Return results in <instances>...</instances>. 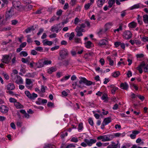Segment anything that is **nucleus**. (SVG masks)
Returning a JSON list of instances; mask_svg holds the SVG:
<instances>
[{
	"instance_id": "obj_50",
	"label": "nucleus",
	"mask_w": 148,
	"mask_h": 148,
	"mask_svg": "<svg viewBox=\"0 0 148 148\" xmlns=\"http://www.w3.org/2000/svg\"><path fill=\"white\" fill-rule=\"evenodd\" d=\"M68 135V133L67 132H65V133H63L61 135V137L62 138H64L65 136Z\"/></svg>"
},
{
	"instance_id": "obj_55",
	"label": "nucleus",
	"mask_w": 148,
	"mask_h": 148,
	"mask_svg": "<svg viewBox=\"0 0 148 148\" xmlns=\"http://www.w3.org/2000/svg\"><path fill=\"white\" fill-rule=\"evenodd\" d=\"M29 35H27L26 37L27 38V42L28 43H30L32 42V39L30 37Z\"/></svg>"
},
{
	"instance_id": "obj_13",
	"label": "nucleus",
	"mask_w": 148,
	"mask_h": 148,
	"mask_svg": "<svg viewBox=\"0 0 148 148\" xmlns=\"http://www.w3.org/2000/svg\"><path fill=\"white\" fill-rule=\"evenodd\" d=\"M145 6L141 4L140 3H138L135 4L133 5V6H132L130 8V9L131 10H133L134 9L138 8H143Z\"/></svg>"
},
{
	"instance_id": "obj_33",
	"label": "nucleus",
	"mask_w": 148,
	"mask_h": 148,
	"mask_svg": "<svg viewBox=\"0 0 148 148\" xmlns=\"http://www.w3.org/2000/svg\"><path fill=\"white\" fill-rule=\"evenodd\" d=\"M108 3L109 4L108 7L111 8L112 7L113 4L115 3V0H109Z\"/></svg>"
},
{
	"instance_id": "obj_14",
	"label": "nucleus",
	"mask_w": 148,
	"mask_h": 148,
	"mask_svg": "<svg viewBox=\"0 0 148 148\" xmlns=\"http://www.w3.org/2000/svg\"><path fill=\"white\" fill-rule=\"evenodd\" d=\"M7 90H13L15 88L14 84L11 83H9L6 86Z\"/></svg>"
},
{
	"instance_id": "obj_20",
	"label": "nucleus",
	"mask_w": 148,
	"mask_h": 148,
	"mask_svg": "<svg viewBox=\"0 0 148 148\" xmlns=\"http://www.w3.org/2000/svg\"><path fill=\"white\" fill-rule=\"evenodd\" d=\"M112 121V119L110 117H107L105 118L103 122V123L106 125L110 123Z\"/></svg>"
},
{
	"instance_id": "obj_46",
	"label": "nucleus",
	"mask_w": 148,
	"mask_h": 148,
	"mask_svg": "<svg viewBox=\"0 0 148 148\" xmlns=\"http://www.w3.org/2000/svg\"><path fill=\"white\" fill-rule=\"evenodd\" d=\"M52 62L51 60H45L43 62L44 65H47L51 64Z\"/></svg>"
},
{
	"instance_id": "obj_31",
	"label": "nucleus",
	"mask_w": 148,
	"mask_h": 148,
	"mask_svg": "<svg viewBox=\"0 0 148 148\" xmlns=\"http://www.w3.org/2000/svg\"><path fill=\"white\" fill-rule=\"evenodd\" d=\"M56 70H57L56 68L52 67L48 69V72L49 74H51L53 72L55 71Z\"/></svg>"
},
{
	"instance_id": "obj_26",
	"label": "nucleus",
	"mask_w": 148,
	"mask_h": 148,
	"mask_svg": "<svg viewBox=\"0 0 148 148\" xmlns=\"http://www.w3.org/2000/svg\"><path fill=\"white\" fill-rule=\"evenodd\" d=\"M43 45H48L51 46L53 44V42L52 41L47 40H43Z\"/></svg>"
},
{
	"instance_id": "obj_34",
	"label": "nucleus",
	"mask_w": 148,
	"mask_h": 148,
	"mask_svg": "<svg viewBox=\"0 0 148 148\" xmlns=\"http://www.w3.org/2000/svg\"><path fill=\"white\" fill-rule=\"evenodd\" d=\"M120 75V72L119 71H116L113 73L112 75L114 77H117Z\"/></svg>"
},
{
	"instance_id": "obj_51",
	"label": "nucleus",
	"mask_w": 148,
	"mask_h": 148,
	"mask_svg": "<svg viewBox=\"0 0 148 148\" xmlns=\"http://www.w3.org/2000/svg\"><path fill=\"white\" fill-rule=\"evenodd\" d=\"M62 11L61 10H59L56 12V15L59 16H60L62 14Z\"/></svg>"
},
{
	"instance_id": "obj_62",
	"label": "nucleus",
	"mask_w": 148,
	"mask_h": 148,
	"mask_svg": "<svg viewBox=\"0 0 148 148\" xmlns=\"http://www.w3.org/2000/svg\"><path fill=\"white\" fill-rule=\"evenodd\" d=\"M56 17L55 16H53L50 19L49 22L50 23L52 22L56 19Z\"/></svg>"
},
{
	"instance_id": "obj_5",
	"label": "nucleus",
	"mask_w": 148,
	"mask_h": 148,
	"mask_svg": "<svg viewBox=\"0 0 148 148\" xmlns=\"http://www.w3.org/2000/svg\"><path fill=\"white\" fill-rule=\"evenodd\" d=\"M79 83L81 84L82 83H84L86 85L89 86H90L92 84L94 85V83H93L90 81L87 80L85 78L81 77L80 78V80L79 81Z\"/></svg>"
},
{
	"instance_id": "obj_6",
	"label": "nucleus",
	"mask_w": 148,
	"mask_h": 148,
	"mask_svg": "<svg viewBox=\"0 0 148 148\" xmlns=\"http://www.w3.org/2000/svg\"><path fill=\"white\" fill-rule=\"evenodd\" d=\"M11 59V57L10 56V55H5L3 56L1 61L4 63L8 64L9 63Z\"/></svg>"
},
{
	"instance_id": "obj_60",
	"label": "nucleus",
	"mask_w": 148,
	"mask_h": 148,
	"mask_svg": "<svg viewBox=\"0 0 148 148\" xmlns=\"http://www.w3.org/2000/svg\"><path fill=\"white\" fill-rule=\"evenodd\" d=\"M75 146L73 144H70L67 145V148H70L71 147L75 148Z\"/></svg>"
},
{
	"instance_id": "obj_18",
	"label": "nucleus",
	"mask_w": 148,
	"mask_h": 148,
	"mask_svg": "<svg viewBox=\"0 0 148 148\" xmlns=\"http://www.w3.org/2000/svg\"><path fill=\"white\" fill-rule=\"evenodd\" d=\"M120 87L122 89L127 90L129 86L127 83L125 82L121 84Z\"/></svg>"
},
{
	"instance_id": "obj_2",
	"label": "nucleus",
	"mask_w": 148,
	"mask_h": 148,
	"mask_svg": "<svg viewBox=\"0 0 148 148\" xmlns=\"http://www.w3.org/2000/svg\"><path fill=\"white\" fill-rule=\"evenodd\" d=\"M59 54L61 59L63 60L68 56L69 52L67 49L64 48L60 51Z\"/></svg>"
},
{
	"instance_id": "obj_42",
	"label": "nucleus",
	"mask_w": 148,
	"mask_h": 148,
	"mask_svg": "<svg viewBox=\"0 0 148 148\" xmlns=\"http://www.w3.org/2000/svg\"><path fill=\"white\" fill-rule=\"evenodd\" d=\"M74 42L76 43H79L80 42L81 39L80 38L75 37L73 39Z\"/></svg>"
},
{
	"instance_id": "obj_43",
	"label": "nucleus",
	"mask_w": 148,
	"mask_h": 148,
	"mask_svg": "<svg viewBox=\"0 0 148 148\" xmlns=\"http://www.w3.org/2000/svg\"><path fill=\"white\" fill-rule=\"evenodd\" d=\"M88 121L89 124L92 126H93L94 125V123L92 118H89L88 119Z\"/></svg>"
},
{
	"instance_id": "obj_7",
	"label": "nucleus",
	"mask_w": 148,
	"mask_h": 148,
	"mask_svg": "<svg viewBox=\"0 0 148 148\" xmlns=\"http://www.w3.org/2000/svg\"><path fill=\"white\" fill-rule=\"evenodd\" d=\"M132 34L130 31L126 30L124 32L123 36L124 38L129 39L132 37Z\"/></svg>"
},
{
	"instance_id": "obj_41",
	"label": "nucleus",
	"mask_w": 148,
	"mask_h": 148,
	"mask_svg": "<svg viewBox=\"0 0 148 148\" xmlns=\"http://www.w3.org/2000/svg\"><path fill=\"white\" fill-rule=\"evenodd\" d=\"M122 30V26L121 25H120L119 27L118 28L115 29L114 30V32L116 33V32H119L120 31H121Z\"/></svg>"
},
{
	"instance_id": "obj_49",
	"label": "nucleus",
	"mask_w": 148,
	"mask_h": 148,
	"mask_svg": "<svg viewBox=\"0 0 148 148\" xmlns=\"http://www.w3.org/2000/svg\"><path fill=\"white\" fill-rule=\"evenodd\" d=\"M71 141L72 142L77 143L78 142V140L77 138L73 137L71 139Z\"/></svg>"
},
{
	"instance_id": "obj_38",
	"label": "nucleus",
	"mask_w": 148,
	"mask_h": 148,
	"mask_svg": "<svg viewBox=\"0 0 148 148\" xmlns=\"http://www.w3.org/2000/svg\"><path fill=\"white\" fill-rule=\"evenodd\" d=\"M2 75L4 76V77L6 80H8L9 79V77L7 73L3 72L2 73Z\"/></svg>"
},
{
	"instance_id": "obj_1",
	"label": "nucleus",
	"mask_w": 148,
	"mask_h": 148,
	"mask_svg": "<svg viewBox=\"0 0 148 148\" xmlns=\"http://www.w3.org/2000/svg\"><path fill=\"white\" fill-rule=\"evenodd\" d=\"M113 134H110L99 136L97 139L98 140H101L103 142H106L112 140L113 139Z\"/></svg>"
},
{
	"instance_id": "obj_37",
	"label": "nucleus",
	"mask_w": 148,
	"mask_h": 148,
	"mask_svg": "<svg viewBox=\"0 0 148 148\" xmlns=\"http://www.w3.org/2000/svg\"><path fill=\"white\" fill-rule=\"evenodd\" d=\"M46 88H47V87L46 86H45L43 85H41L40 91V92H42L43 93L45 92V89Z\"/></svg>"
},
{
	"instance_id": "obj_11",
	"label": "nucleus",
	"mask_w": 148,
	"mask_h": 148,
	"mask_svg": "<svg viewBox=\"0 0 148 148\" xmlns=\"http://www.w3.org/2000/svg\"><path fill=\"white\" fill-rule=\"evenodd\" d=\"M145 62H143L137 68V69L138 71L141 74L143 72L142 68H143L144 69V67H145Z\"/></svg>"
},
{
	"instance_id": "obj_21",
	"label": "nucleus",
	"mask_w": 148,
	"mask_h": 148,
	"mask_svg": "<svg viewBox=\"0 0 148 148\" xmlns=\"http://www.w3.org/2000/svg\"><path fill=\"white\" fill-rule=\"evenodd\" d=\"M14 105L17 109L23 108V106L21 105L20 103L17 101L14 103Z\"/></svg>"
},
{
	"instance_id": "obj_12",
	"label": "nucleus",
	"mask_w": 148,
	"mask_h": 148,
	"mask_svg": "<svg viewBox=\"0 0 148 148\" xmlns=\"http://www.w3.org/2000/svg\"><path fill=\"white\" fill-rule=\"evenodd\" d=\"M8 107L4 105H1L0 107V111L2 113H7L8 111Z\"/></svg>"
},
{
	"instance_id": "obj_44",
	"label": "nucleus",
	"mask_w": 148,
	"mask_h": 148,
	"mask_svg": "<svg viewBox=\"0 0 148 148\" xmlns=\"http://www.w3.org/2000/svg\"><path fill=\"white\" fill-rule=\"evenodd\" d=\"M108 98V95L106 93L103 94L101 97L102 99L105 100H106Z\"/></svg>"
},
{
	"instance_id": "obj_32",
	"label": "nucleus",
	"mask_w": 148,
	"mask_h": 148,
	"mask_svg": "<svg viewBox=\"0 0 148 148\" xmlns=\"http://www.w3.org/2000/svg\"><path fill=\"white\" fill-rule=\"evenodd\" d=\"M38 97V95L34 93L31 94V95L29 98L30 99L34 100Z\"/></svg>"
},
{
	"instance_id": "obj_29",
	"label": "nucleus",
	"mask_w": 148,
	"mask_h": 148,
	"mask_svg": "<svg viewBox=\"0 0 148 148\" xmlns=\"http://www.w3.org/2000/svg\"><path fill=\"white\" fill-rule=\"evenodd\" d=\"M112 25V23H108L106 24L105 26V29L106 31L110 28Z\"/></svg>"
},
{
	"instance_id": "obj_15",
	"label": "nucleus",
	"mask_w": 148,
	"mask_h": 148,
	"mask_svg": "<svg viewBox=\"0 0 148 148\" xmlns=\"http://www.w3.org/2000/svg\"><path fill=\"white\" fill-rule=\"evenodd\" d=\"M13 7L15 8H19L21 6V3L19 1H14L12 2Z\"/></svg>"
},
{
	"instance_id": "obj_57",
	"label": "nucleus",
	"mask_w": 148,
	"mask_h": 148,
	"mask_svg": "<svg viewBox=\"0 0 148 148\" xmlns=\"http://www.w3.org/2000/svg\"><path fill=\"white\" fill-rule=\"evenodd\" d=\"M25 93L27 97L29 98L31 95L30 92L28 91H25Z\"/></svg>"
},
{
	"instance_id": "obj_25",
	"label": "nucleus",
	"mask_w": 148,
	"mask_h": 148,
	"mask_svg": "<svg viewBox=\"0 0 148 148\" xmlns=\"http://www.w3.org/2000/svg\"><path fill=\"white\" fill-rule=\"evenodd\" d=\"M112 134L113 136V139L115 138V137H123L125 135L123 134L119 133H114L113 134Z\"/></svg>"
},
{
	"instance_id": "obj_47",
	"label": "nucleus",
	"mask_w": 148,
	"mask_h": 148,
	"mask_svg": "<svg viewBox=\"0 0 148 148\" xmlns=\"http://www.w3.org/2000/svg\"><path fill=\"white\" fill-rule=\"evenodd\" d=\"M26 75L29 77H34L35 74L34 73H27Z\"/></svg>"
},
{
	"instance_id": "obj_22",
	"label": "nucleus",
	"mask_w": 148,
	"mask_h": 148,
	"mask_svg": "<svg viewBox=\"0 0 148 148\" xmlns=\"http://www.w3.org/2000/svg\"><path fill=\"white\" fill-rule=\"evenodd\" d=\"M106 0H98L97 1V5L99 7L102 6L105 3Z\"/></svg>"
},
{
	"instance_id": "obj_10",
	"label": "nucleus",
	"mask_w": 148,
	"mask_h": 148,
	"mask_svg": "<svg viewBox=\"0 0 148 148\" xmlns=\"http://www.w3.org/2000/svg\"><path fill=\"white\" fill-rule=\"evenodd\" d=\"M84 141L89 146H92L93 144L97 142L96 140L93 139L88 140L85 138L84 139Z\"/></svg>"
},
{
	"instance_id": "obj_48",
	"label": "nucleus",
	"mask_w": 148,
	"mask_h": 148,
	"mask_svg": "<svg viewBox=\"0 0 148 148\" xmlns=\"http://www.w3.org/2000/svg\"><path fill=\"white\" fill-rule=\"evenodd\" d=\"M142 40L143 42H148V37L147 36H144L142 38Z\"/></svg>"
},
{
	"instance_id": "obj_19",
	"label": "nucleus",
	"mask_w": 148,
	"mask_h": 148,
	"mask_svg": "<svg viewBox=\"0 0 148 148\" xmlns=\"http://www.w3.org/2000/svg\"><path fill=\"white\" fill-rule=\"evenodd\" d=\"M111 93L112 94H114L115 91L118 89V88L116 87L114 85H112L110 86Z\"/></svg>"
},
{
	"instance_id": "obj_59",
	"label": "nucleus",
	"mask_w": 148,
	"mask_h": 148,
	"mask_svg": "<svg viewBox=\"0 0 148 148\" xmlns=\"http://www.w3.org/2000/svg\"><path fill=\"white\" fill-rule=\"evenodd\" d=\"M36 103L38 105H40L42 103L41 99L38 98V101L36 102Z\"/></svg>"
},
{
	"instance_id": "obj_8",
	"label": "nucleus",
	"mask_w": 148,
	"mask_h": 148,
	"mask_svg": "<svg viewBox=\"0 0 148 148\" xmlns=\"http://www.w3.org/2000/svg\"><path fill=\"white\" fill-rule=\"evenodd\" d=\"M108 43V41L105 39L100 40L97 42L98 46L101 47H104Z\"/></svg>"
},
{
	"instance_id": "obj_30",
	"label": "nucleus",
	"mask_w": 148,
	"mask_h": 148,
	"mask_svg": "<svg viewBox=\"0 0 148 148\" xmlns=\"http://www.w3.org/2000/svg\"><path fill=\"white\" fill-rule=\"evenodd\" d=\"M143 21L145 23H148V15H144L143 16Z\"/></svg>"
},
{
	"instance_id": "obj_64",
	"label": "nucleus",
	"mask_w": 148,
	"mask_h": 148,
	"mask_svg": "<svg viewBox=\"0 0 148 148\" xmlns=\"http://www.w3.org/2000/svg\"><path fill=\"white\" fill-rule=\"evenodd\" d=\"M148 64L144 68V72L146 73L148 72Z\"/></svg>"
},
{
	"instance_id": "obj_58",
	"label": "nucleus",
	"mask_w": 148,
	"mask_h": 148,
	"mask_svg": "<svg viewBox=\"0 0 148 148\" xmlns=\"http://www.w3.org/2000/svg\"><path fill=\"white\" fill-rule=\"evenodd\" d=\"M60 46H56L54 47H53L51 48V50L52 51H54L55 50L58 49H59Z\"/></svg>"
},
{
	"instance_id": "obj_45",
	"label": "nucleus",
	"mask_w": 148,
	"mask_h": 148,
	"mask_svg": "<svg viewBox=\"0 0 148 148\" xmlns=\"http://www.w3.org/2000/svg\"><path fill=\"white\" fill-rule=\"evenodd\" d=\"M20 55L21 56L22 55L24 57H26L28 55V54L27 52L25 51H22L20 53Z\"/></svg>"
},
{
	"instance_id": "obj_9",
	"label": "nucleus",
	"mask_w": 148,
	"mask_h": 148,
	"mask_svg": "<svg viewBox=\"0 0 148 148\" xmlns=\"http://www.w3.org/2000/svg\"><path fill=\"white\" fill-rule=\"evenodd\" d=\"M32 82L30 79L26 78L25 79V86L28 89H30L32 87Z\"/></svg>"
},
{
	"instance_id": "obj_63",
	"label": "nucleus",
	"mask_w": 148,
	"mask_h": 148,
	"mask_svg": "<svg viewBox=\"0 0 148 148\" xmlns=\"http://www.w3.org/2000/svg\"><path fill=\"white\" fill-rule=\"evenodd\" d=\"M62 94L63 96L64 97L68 95V93L64 90L62 92Z\"/></svg>"
},
{
	"instance_id": "obj_52",
	"label": "nucleus",
	"mask_w": 148,
	"mask_h": 148,
	"mask_svg": "<svg viewBox=\"0 0 148 148\" xmlns=\"http://www.w3.org/2000/svg\"><path fill=\"white\" fill-rule=\"evenodd\" d=\"M75 30L76 32H82V28L79 26H77Z\"/></svg>"
},
{
	"instance_id": "obj_17",
	"label": "nucleus",
	"mask_w": 148,
	"mask_h": 148,
	"mask_svg": "<svg viewBox=\"0 0 148 148\" xmlns=\"http://www.w3.org/2000/svg\"><path fill=\"white\" fill-rule=\"evenodd\" d=\"M140 133V132L139 131L136 130L133 131L132 134L130 135V136L132 139H135L136 137V135Z\"/></svg>"
},
{
	"instance_id": "obj_40",
	"label": "nucleus",
	"mask_w": 148,
	"mask_h": 148,
	"mask_svg": "<svg viewBox=\"0 0 148 148\" xmlns=\"http://www.w3.org/2000/svg\"><path fill=\"white\" fill-rule=\"evenodd\" d=\"M33 26H32V27H29L25 30V32L26 33H28L30 32L32 30H34L33 28Z\"/></svg>"
},
{
	"instance_id": "obj_4",
	"label": "nucleus",
	"mask_w": 148,
	"mask_h": 148,
	"mask_svg": "<svg viewBox=\"0 0 148 148\" xmlns=\"http://www.w3.org/2000/svg\"><path fill=\"white\" fill-rule=\"evenodd\" d=\"M14 8L12 7L5 14V17L7 20L10 19L14 14Z\"/></svg>"
},
{
	"instance_id": "obj_3",
	"label": "nucleus",
	"mask_w": 148,
	"mask_h": 148,
	"mask_svg": "<svg viewBox=\"0 0 148 148\" xmlns=\"http://www.w3.org/2000/svg\"><path fill=\"white\" fill-rule=\"evenodd\" d=\"M12 80L15 82L17 84H22L23 83V80L22 77L19 75H13L12 78Z\"/></svg>"
},
{
	"instance_id": "obj_56",
	"label": "nucleus",
	"mask_w": 148,
	"mask_h": 148,
	"mask_svg": "<svg viewBox=\"0 0 148 148\" xmlns=\"http://www.w3.org/2000/svg\"><path fill=\"white\" fill-rule=\"evenodd\" d=\"M114 127L117 130H119L121 129V126L118 124L116 125Z\"/></svg>"
},
{
	"instance_id": "obj_23",
	"label": "nucleus",
	"mask_w": 148,
	"mask_h": 148,
	"mask_svg": "<svg viewBox=\"0 0 148 148\" xmlns=\"http://www.w3.org/2000/svg\"><path fill=\"white\" fill-rule=\"evenodd\" d=\"M85 46L86 48L88 49L91 48L93 44L90 41H88L85 43Z\"/></svg>"
},
{
	"instance_id": "obj_36",
	"label": "nucleus",
	"mask_w": 148,
	"mask_h": 148,
	"mask_svg": "<svg viewBox=\"0 0 148 148\" xmlns=\"http://www.w3.org/2000/svg\"><path fill=\"white\" fill-rule=\"evenodd\" d=\"M137 19L138 23L140 24H141L143 22L141 20V17L140 15H138Z\"/></svg>"
},
{
	"instance_id": "obj_28",
	"label": "nucleus",
	"mask_w": 148,
	"mask_h": 148,
	"mask_svg": "<svg viewBox=\"0 0 148 148\" xmlns=\"http://www.w3.org/2000/svg\"><path fill=\"white\" fill-rule=\"evenodd\" d=\"M136 26L137 23L134 21L130 23L128 25L129 27L132 28L135 27Z\"/></svg>"
},
{
	"instance_id": "obj_35",
	"label": "nucleus",
	"mask_w": 148,
	"mask_h": 148,
	"mask_svg": "<svg viewBox=\"0 0 148 148\" xmlns=\"http://www.w3.org/2000/svg\"><path fill=\"white\" fill-rule=\"evenodd\" d=\"M35 50L36 51H39L40 52H42L43 48L41 47L38 46L35 47Z\"/></svg>"
},
{
	"instance_id": "obj_61",
	"label": "nucleus",
	"mask_w": 148,
	"mask_h": 148,
	"mask_svg": "<svg viewBox=\"0 0 148 148\" xmlns=\"http://www.w3.org/2000/svg\"><path fill=\"white\" fill-rule=\"evenodd\" d=\"M9 101L10 102L14 103H14L16 101L15 99L12 97L10 98Z\"/></svg>"
},
{
	"instance_id": "obj_39",
	"label": "nucleus",
	"mask_w": 148,
	"mask_h": 148,
	"mask_svg": "<svg viewBox=\"0 0 148 148\" xmlns=\"http://www.w3.org/2000/svg\"><path fill=\"white\" fill-rule=\"evenodd\" d=\"M91 3H88L85 5L84 8L85 10H87L89 8L90 6L92 5Z\"/></svg>"
},
{
	"instance_id": "obj_27",
	"label": "nucleus",
	"mask_w": 148,
	"mask_h": 148,
	"mask_svg": "<svg viewBox=\"0 0 148 148\" xmlns=\"http://www.w3.org/2000/svg\"><path fill=\"white\" fill-rule=\"evenodd\" d=\"M35 65L37 68H40L43 67L44 66V64L43 62V63H42L38 62L37 63H35Z\"/></svg>"
},
{
	"instance_id": "obj_24",
	"label": "nucleus",
	"mask_w": 148,
	"mask_h": 148,
	"mask_svg": "<svg viewBox=\"0 0 148 148\" xmlns=\"http://www.w3.org/2000/svg\"><path fill=\"white\" fill-rule=\"evenodd\" d=\"M51 31L53 32H56L57 33L59 31V28L58 25H54L52 26L51 27Z\"/></svg>"
},
{
	"instance_id": "obj_53",
	"label": "nucleus",
	"mask_w": 148,
	"mask_h": 148,
	"mask_svg": "<svg viewBox=\"0 0 148 148\" xmlns=\"http://www.w3.org/2000/svg\"><path fill=\"white\" fill-rule=\"evenodd\" d=\"M18 73V72L16 70H14L13 71V73L11 74V78H12L13 75H16V74H17Z\"/></svg>"
},
{
	"instance_id": "obj_16",
	"label": "nucleus",
	"mask_w": 148,
	"mask_h": 148,
	"mask_svg": "<svg viewBox=\"0 0 148 148\" xmlns=\"http://www.w3.org/2000/svg\"><path fill=\"white\" fill-rule=\"evenodd\" d=\"M112 145H109L107 148H120V145L118 143L115 144L114 142H112Z\"/></svg>"
},
{
	"instance_id": "obj_54",
	"label": "nucleus",
	"mask_w": 148,
	"mask_h": 148,
	"mask_svg": "<svg viewBox=\"0 0 148 148\" xmlns=\"http://www.w3.org/2000/svg\"><path fill=\"white\" fill-rule=\"evenodd\" d=\"M75 36V34L74 32H72L70 34L69 39L70 40H72Z\"/></svg>"
}]
</instances>
